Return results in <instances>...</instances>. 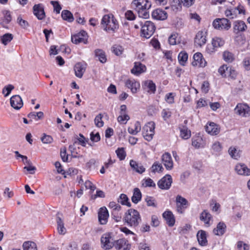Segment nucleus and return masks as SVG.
Here are the masks:
<instances>
[{
  "label": "nucleus",
  "instance_id": "obj_1",
  "mask_svg": "<svg viewBox=\"0 0 250 250\" xmlns=\"http://www.w3.org/2000/svg\"><path fill=\"white\" fill-rule=\"evenodd\" d=\"M123 220L128 226L136 227L141 222V218L139 212L137 210L130 208L125 213Z\"/></svg>",
  "mask_w": 250,
  "mask_h": 250
},
{
  "label": "nucleus",
  "instance_id": "obj_2",
  "mask_svg": "<svg viewBox=\"0 0 250 250\" xmlns=\"http://www.w3.org/2000/svg\"><path fill=\"white\" fill-rule=\"evenodd\" d=\"M101 25L104 30L106 32H115L118 28L117 21L112 15H105L103 16Z\"/></svg>",
  "mask_w": 250,
  "mask_h": 250
},
{
  "label": "nucleus",
  "instance_id": "obj_3",
  "mask_svg": "<svg viewBox=\"0 0 250 250\" xmlns=\"http://www.w3.org/2000/svg\"><path fill=\"white\" fill-rule=\"evenodd\" d=\"M140 25L142 26L141 36L146 39L149 38L155 30L154 24L151 21H145L144 23L140 22Z\"/></svg>",
  "mask_w": 250,
  "mask_h": 250
},
{
  "label": "nucleus",
  "instance_id": "obj_4",
  "mask_svg": "<svg viewBox=\"0 0 250 250\" xmlns=\"http://www.w3.org/2000/svg\"><path fill=\"white\" fill-rule=\"evenodd\" d=\"M155 124L153 122L147 123L143 128V135L147 141H151L155 133Z\"/></svg>",
  "mask_w": 250,
  "mask_h": 250
},
{
  "label": "nucleus",
  "instance_id": "obj_5",
  "mask_svg": "<svg viewBox=\"0 0 250 250\" xmlns=\"http://www.w3.org/2000/svg\"><path fill=\"white\" fill-rule=\"evenodd\" d=\"M234 113L242 117L250 116V107L245 103H238L234 109Z\"/></svg>",
  "mask_w": 250,
  "mask_h": 250
},
{
  "label": "nucleus",
  "instance_id": "obj_6",
  "mask_svg": "<svg viewBox=\"0 0 250 250\" xmlns=\"http://www.w3.org/2000/svg\"><path fill=\"white\" fill-rule=\"evenodd\" d=\"M213 27L217 30H228L231 26L230 22L226 18L216 19L212 22Z\"/></svg>",
  "mask_w": 250,
  "mask_h": 250
},
{
  "label": "nucleus",
  "instance_id": "obj_7",
  "mask_svg": "<svg viewBox=\"0 0 250 250\" xmlns=\"http://www.w3.org/2000/svg\"><path fill=\"white\" fill-rule=\"evenodd\" d=\"M151 3L147 0H134L131 6L137 12L148 10L151 7Z\"/></svg>",
  "mask_w": 250,
  "mask_h": 250
},
{
  "label": "nucleus",
  "instance_id": "obj_8",
  "mask_svg": "<svg viewBox=\"0 0 250 250\" xmlns=\"http://www.w3.org/2000/svg\"><path fill=\"white\" fill-rule=\"evenodd\" d=\"M102 247L104 250H109L114 246L113 239L109 233L104 234L101 238Z\"/></svg>",
  "mask_w": 250,
  "mask_h": 250
},
{
  "label": "nucleus",
  "instance_id": "obj_9",
  "mask_svg": "<svg viewBox=\"0 0 250 250\" xmlns=\"http://www.w3.org/2000/svg\"><path fill=\"white\" fill-rule=\"evenodd\" d=\"M172 183V179L169 174H167L158 181L157 185L161 189L167 190L170 188Z\"/></svg>",
  "mask_w": 250,
  "mask_h": 250
},
{
  "label": "nucleus",
  "instance_id": "obj_10",
  "mask_svg": "<svg viewBox=\"0 0 250 250\" xmlns=\"http://www.w3.org/2000/svg\"><path fill=\"white\" fill-rule=\"evenodd\" d=\"M224 43L225 42L222 39L219 37H215L212 40L211 44L212 47L210 45H208L207 47V51L209 54L213 53L216 51V48L223 46Z\"/></svg>",
  "mask_w": 250,
  "mask_h": 250
},
{
  "label": "nucleus",
  "instance_id": "obj_11",
  "mask_svg": "<svg viewBox=\"0 0 250 250\" xmlns=\"http://www.w3.org/2000/svg\"><path fill=\"white\" fill-rule=\"evenodd\" d=\"M86 37V32L84 31H82L77 34L72 35L71 36V41L75 44H78L81 42L87 44V40Z\"/></svg>",
  "mask_w": 250,
  "mask_h": 250
},
{
  "label": "nucleus",
  "instance_id": "obj_12",
  "mask_svg": "<svg viewBox=\"0 0 250 250\" xmlns=\"http://www.w3.org/2000/svg\"><path fill=\"white\" fill-rule=\"evenodd\" d=\"M33 14L39 20L44 19L45 14L44 10L43 5L41 4H35L33 7Z\"/></svg>",
  "mask_w": 250,
  "mask_h": 250
},
{
  "label": "nucleus",
  "instance_id": "obj_13",
  "mask_svg": "<svg viewBox=\"0 0 250 250\" xmlns=\"http://www.w3.org/2000/svg\"><path fill=\"white\" fill-rule=\"evenodd\" d=\"M234 170L238 175L246 176L250 175V169L243 163H237L235 166Z\"/></svg>",
  "mask_w": 250,
  "mask_h": 250
},
{
  "label": "nucleus",
  "instance_id": "obj_14",
  "mask_svg": "<svg viewBox=\"0 0 250 250\" xmlns=\"http://www.w3.org/2000/svg\"><path fill=\"white\" fill-rule=\"evenodd\" d=\"M162 161L166 168L168 170H171L173 167V162L170 153H165L162 156Z\"/></svg>",
  "mask_w": 250,
  "mask_h": 250
},
{
  "label": "nucleus",
  "instance_id": "obj_15",
  "mask_svg": "<svg viewBox=\"0 0 250 250\" xmlns=\"http://www.w3.org/2000/svg\"><path fill=\"white\" fill-rule=\"evenodd\" d=\"M193 58L192 65L200 67H204L206 65L207 62L203 58V55L201 53H196L193 55Z\"/></svg>",
  "mask_w": 250,
  "mask_h": 250
},
{
  "label": "nucleus",
  "instance_id": "obj_16",
  "mask_svg": "<svg viewBox=\"0 0 250 250\" xmlns=\"http://www.w3.org/2000/svg\"><path fill=\"white\" fill-rule=\"evenodd\" d=\"M115 248L118 250H130V246L125 239H120L114 242Z\"/></svg>",
  "mask_w": 250,
  "mask_h": 250
},
{
  "label": "nucleus",
  "instance_id": "obj_17",
  "mask_svg": "<svg viewBox=\"0 0 250 250\" xmlns=\"http://www.w3.org/2000/svg\"><path fill=\"white\" fill-rule=\"evenodd\" d=\"M199 218L206 226L209 227L212 224L213 221L212 215L207 210H204L200 213Z\"/></svg>",
  "mask_w": 250,
  "mask_h": 250
},
{
  "label": "nucleus",
  "instance_id": "obj_18",
  "mask_svg": "<svg viewBox=\"0 0 250 250\" xmlns=\"http://www.w3.org/2000/svg\"><path fill=\"white\" fill-rule=\"evenodd\" d=\"M146 71V67L145 64L140 62H135L134 66L131 70L132 74L136 76H139L140 74L145 73Z\"/></svg>",
  "mask_w": 250,
  "mask_h": 250
},
{
  "label": "nucleus",
  "instance_id": "obj_19",
  "mask_svg": "<svg viewBox=\"0 0 250 250\" xmlns=\"http://www.w3.org/2000/svg\"><path fill=\"white\" fill-rule=\"evenodd\" d=\"M206 32L203 31H199L194 38L195 44L201 47L206 43Z\"/></svg>",
  "mask_w": 250,
  "mask_h": 250
},
{
  "label": "nucleus",
  "instance_id": "obj_20",
  "mask_svg": "<svg viewBox=\"0 0 250 250\" xmlns=\"http://www.w3.org/2000/svg\"><path fill=\"white\" fill-rule=\"evenodd\" d=\"M109 214L105 207L101 208L98 212V220L101 225H105L107 222Z\"/></svg>",
  "mask_w": 250,
  "mask_h": 250
},
{
  "label": "nucleus",
  "instance_id": "obj_21",
  "mask_svg": "<svg viewBox=\"0 0 250 250\" xmlns=\"http://www.w3.org/2000/svg\"><path fill=\"white\" fill-rule=\"evenodd\" d=\"M125 85L131 90L132 93H136L140 89V84L139 82L133 79H129L125 81Z\"/></svg>",
  "mask_w": 250,
  "mask_h": 250
},
{
  "label": "nucleus",
  "instance_id": "obj_22",
  "mask_svg": "<svg viewBox=\"0 0 250 250\" xmlns=\"http://www.w3.org/2000/svg\"><path fill=\"white\" fill-rule=\"evenodd\" d=\"M152 17L156 20L163 21L167 19V14L162 9H156L152 13Z\"/></svg>",
  "mask_w": 250,
  "mask_h": 250
},
{
  "label": "nucleus",
  "instance_id": "obj_23",
  "mask_svg": "<svg viewBox=\"0 0 250 250\" xmlns=\"http://www.w3.org/2000/svg\"><path fill=\"white\" fill-rule=\"evenodd\" d=\"M247 28L246 23L242 21H236L233 22V32L236 34L245 31Z\"/></svg>",
  "mask_w": 250,
  "mask_h": 250
},
{
  "label": "nucleus",
  "instance_id": "obj_24",
  "mask_svg": "<svg viewBox=\"0 0 250 250\" xmlns=\"http://www.w3.org/2000/svg\"><path fill=\"white\" fill-rule=\"evenodd\" d=\"M10 104L12 107L19 110L23 106V103L21 97L19 95L13 96L10 98Z\"/></svg>",
  "mask_w": 250,
  "mask_h": 250
},
{
  "label": "nucleus",
  "instance_id": "obj_25",
  "mask_svg": "<svg viewBox=\"0 0 250 250\" xmlns=\"http://www.w3.org/2000/svg\"><path fill=\"white\" fill-rule=\"evenodd\" d=\"M163 217L169 227L174 225L175 219L172 212L170 210H166L163 213Z\"/></svg>",
  "mask_w": 250,
  "mask_h": 250
},
{
  "label": "nucleus",
  "instance_id": "obj_26",
  "mask_svg": "<svg viewBox=\"0 0 250 250\" xmlns=\"http://www.w3.org/2000/svg\"><path fill=\"white\" fill-rule=\"evenodd\" d=\"M206 130L211 135H216L220 132V128L214 123H210L206 126Z\"/></svg>",
  "mask_w": 250,
  "mask_h": 250
},
{
  "label": "nucleus",
  "instance_id": "obj_27",
  "mask_svg": "<svg viewBox=\"0 0 250 250\" xmlns=\"http://www.w3.org/2000/svg\"><path fill=\"white\" fill-rule=\"evenodd\" d=\"M197 238L198 242L200 245L202 246H205L208 244V241L207 239V234L205 231L203 230H200L197 233Z\"/></svg>",
  "mask_w": 250,
  "mask_h": 250
},
{
  "label": "nucleus",
  "instance_id": "obj_28",
  "mask_svg": "<svg viewBox=\"0 0 250 250\" xmlns=\"http://www.w3.org/2000/svg\"><path fill=\"white\" fill-rule=\"evenodd\" d=\"M226 225L224 222H220L217 225L216 228H214L213 232L214 234L218 236L223 235L226 231Z\"/></svg>",
  "mask_w": 250,
  "mask_h": 250
},
{
  "label": "nucleus",
  "instance_id": "obj_29",
  "mask_svg": "<svg viewBox=\"0 0 250 250\" xmlns=\"http://www.w3.org/2000/svg\"><path fill=\"white\" fill-rule=\"evenodd\" d=\"M131 167L136 172L142 174L146 170V168L141 164H138L135 161L131 160L129 163Z\"/></svg>",
  "mask_w": 250,
  "mask_h": 250
},
{
  "label": "nucleus",
  "instance_id": "obj_30",
  "mask_svg": "<svg viewBox=\"0 0 250 250\" xmlns=\"http://www.w3.org/2000/svg\"><path fill=\"white\" fill-rule=\"evenodd\" d=\"M85 70V66L80 62L77 63L74 66V71L76 76L78 78H82Z\"/></svg>",
  "mask_w": 250,
  "mask_h": 250
},
{
  "label": "nucleus",
  "instance_id": "obj_31",
  "mask_svg": "<svg viewBox=\"0 0 250 250\" xmlns=\"http://www.w3.org/2000/svg\"><path fill=\"white\" fill-rule=\"evenodd\" d=\"M192 145L196 148L204 147L205 144L201 136L197 135L192 139Z\"/></svg>",
  "mask_w": 250,
  "mask_h": 250
},
{
  "label": "nucleus",
  "instance_id": "obj_32",
  "mask_svg": "<svg viewBox=\"0 0 250 250\" xmlns=\"http://www.w3.org/2000/svg\"><path fill=\"white\" fill-rule=\"evenodd\" d=\"M228 152L230 157L235 160H238L241 157V150L234 146H230Z\"/></svg>",
  "mask_w": 250,
  "mask_h": 250
},
{
  "label": "nucleus",
  "instance_id": "obj_33",
  "mask_svg": "<svg viewBox=\"0 0 250 250\" xmlns=\"http://www.w3.org/2000/svg\"><path fill=\"white\" fill-rule=\"evenodd\" d=\"M141 129V124L137 121L128 128V131L131 134L136 135L140 131Z\"/></svg>",
  "mask_w": 250,
  "mask_h": 250
},
{
  "label": "nucleus",
  "instance_id": "obj_34",
  "mask_svg": "<svg viewBox=\"0 0 250 250\" xmlns=\"http://www.w3.org/2000/svg\"><path fill=\"white\" fill-rule=\"evenodd\" d=\"M142 198V193L138 188L134 189L133 194L131 197L132 202L134 204H137Z\"/></svg>",
  "mask_w": 250,
  "mask_h": 250
},
{
  "label": "nucleus",
  "instance_id": "obj_35",
  "mask_svg": "<svg viewBox=\"0 0 250 250\" xmlns=\"http://www.w3.org/2000/svg\"><path fill=\"white\" fill-rule=\"evenodd\" d=\"M95 54L96 57L102 63H105L106 62V58L104 52L100 49H97L95 50Z\"/></svg>",
  "mask_w": 250,
  "mask_h": 250
},
{
  "label": "nucleus",
  "instance_id": "obj_36",
  "mask_svg": "<svg viewBox=\"0 0 250 250\" xmlns=\"http://www.w3.org/2000/svg\"><path fill=\"white\" fill-rule=\"evenodd\" d=\"M223 58L226 62L230 63L235 60V56L232 53L226 50L223 52Z\"/></svg>",
  "mask_w": 250,
  "mask_h": 250
},
{
  "label": "nucleus",
  "instance_id": "obj_37",
  "mask_svg": "<svg viewBox=\"0 0 250 250\" xmlns=\"http://www.w3.org/2000/svg\"><path fill=\"white\" fill-rule=\"evenodd\" d=\"M62 17L63 20L68 22H71L74 21L73 14L68 10H63L62 12Z\"/></svg>",
  "mask_w": 250,
  "mask_h": 250
},
{
  "label": "nucleus",
  "instance_id": "obj_38",
  "mask_svg": "<svg viewBox=\"0 0 250 250\" xmlns=\"http://www.w3.org/2000/svg\"><path fill=\"white\" fill-rule=\"evenodd\" d=\"M57 223L58 232L60 234H64L66 233V230L64 227V224L62 220L59 216L57 218Z\"/></svg>",
  "mask_w": 250,
  "mask_h": 250
},
{
  "label": "nucleus",
  "instance_id": "obj_39",
  "mask_svg": "<svg viewBox=\"0 0 250 250\" xmlns=\"http://www.w3.org/2000/svg\"><path fill=\"white\" fill-rule=\"evenodd\" d=\"M23 250H37L35 243L32 241L24 242L22 245Z\"/></svg>",
  "mask_w": 250,
  "mask_h": 250
},
{
  "label": "nucleus",
  "instance_id": "obj_40",
  "mask_svg": "<svg viewBox=\"0 0 250 250\" xmlns=\"http://www.w3.org/2000/svg\"><path fill=\"white\" fill-rule=\"evenodd\" d=\"M142 186L144 188H155L156 184L152 179L150 178L144 179L141 182Z\"/></svg>",
  "mask_w": 250,
  "mask_h": 250
},
{
  "label": "nucleus",
  "instance_id": "obj_41",
  "mask_svg": "<svg viewBox=\"0 0 250 250\" xmlns=\"http://www.w3.org/2000/svg\"><path fill=\"white\" fill-rule=\"evenodd\" d=\"M191 136L190 131L185 126L180 128V136L184 139H188Z\"/></svg>",
  "mask_w": 250,
  "mask_h": 250
},
{
  "label": "nucleus",
  "instance_id": "obj_42",
  "mask_svg": "<svg viewBox=\"0 0 250 250\" xmlns=\"http://www.w3.org/2000/svg\"><path fill=\"white\" fill-rule=\"evenodd\" d=\"M112 52L116 56H121L124 51V47L118 44L114 45L111 48Z\"/></svg>",
  "mask_w": 250,
  "mask_h": 250
},
{
  "label": "nucleus",
  "instance_id": "obj_43",
  "mask_svg": "<svg viewBox=\"0 0 250 250\" xmlns=\"http://www.w3.org/2000/svg\"><path fill=\"white\" fill-rule=\"evenodd\" d=\"M13 39V36L11 33H6L1 37V42L4 45H6Z\"/></svg>",
  "mask_w": 250,
  "mask_h": 250
},
{
  "label": "nucleus",
  "instance_id": "obj_44",
  "mask_svg": "<svg viewBox=\"0 0 250 250\" xmlns=\"http://www.w3.org/2000/svg\"><path fill=\"white\" fill-rule=\"evenodd\" d=\"M27 117L32 119H34L38 121L41 119L43 117V113L42 112L40 111L38 112H32L28 114Z\"/></svg>",
  "mask_w": 250,
  "mask_h": 250
},
{
  "label": "nucleus",
  "instance_id": "obj_45",
  "mask_svg": "<svg viewBox=\"0 0 250 250\" xmlns=\"http://www.w3.org/2000/svg\"><path fill=\"white\" fill-rule=\"evenodd\" d=\"M178 58L179 63L184 65L188 60V55L186 52L182 51L179 54Z\"/></svg>",
  "mask_w": 250,
  "mask_h": 250
},
{
  "label": "nucleus",
  "instance_id": "obj_46",
  "mask_svg": "<svg viewBox=\"0 0 250 250\" xmlns=\"http://www.w3.org/2000/svg\"><path fill=\"white\" fill-rule=\"evenodd\" d=\"M80 138H78L77 135L74 136V140L76 142L78 141L79 144L83 146H85L86 143L88 141V139H86L83 134H79Z\"/></svg>",
  "mask_w": 250,
  "mask_h": 250
},
{
  "label": "nucleus",
  "instance_id": "obj_47",
  "mask_svg": "<svg viewBox=\"0 0 250 250\" xmlns=\"http://www.w3.org/2000/svg\"><path fill=\"white\" fill-rule=\"evenodd\" d=\"M118 202L120 203L123 205H126L130 207L131 206L130 203L128 201V198L127 196L125 194H121L120 198L118 199Z\"/></svg>",
  "mask_w": 250,
  "mask_h": 250
},
{
  "label": "nucleus",
  "instance_id": "obj_48",
  "mask_svg": "<svg viewBox=\"0 0 250 250\" xmlns=\"http://www.w3.org/2000/svg\"><path fill=\"white\" fill-rule=\"evenodd\" d=\"M176 205H180L182 207L185 206L187 207L188 205V200L186 198L179 195H177L176 197Z\"/></svg>",
  "mask_w": 250,
  "mask_h": 250
},
{
  "label": "nucleus",
  "instance_id": "obj_49",
  "mask_svg": "<svg viewBox=\"0 0 250 250\" xmlns=\"http://www.w3.org/2000/svg\"><path fill=\"white\" fill-rule=\"evenodd\" d=\"M145 85L148 89V91L154 93L156 91V86L155 83L151 80H148L145 82Z\"/></svg>",
  "mask_w": 250,
  "mask_h": 250
},
{
  "label": "nucleus",
  "instance_id": "obj_50",
  "mask_svg": "<svg viewBox=\"0 0 250 250\" xmlns=\"http://www.w3.org/2000/svg\"><path fill=\"white\" fill-rule=\"evenodd\" d=\"M151 169L152 171L155 173L156 172H162L164 168L161 164L158 162H156L152 166Z\"/></svg>",
  "mask_w": 250,
  "mask_h": 250
},
{
  "label": "nucleus",
  "instance_id": "obj_51",
  "mask_svg": "<svg viewBox=\"0 0 250 250\" xmlns=\"http://www.w3.org/2000/svg\"><path fill=\"white\" fill-rule=\"evenodd\" d=\"M229 70V67L227 65H223L219 68L218 72L222 76L227 77Z\"/></svg>",
  "mask_w": 250,
  "mask_h": 250
},
{
  "label": "nucleus",
  "instance_id": "obj_52",
  "mask_svg": "<svg viewBox=\"0 0 250 250\" xmlns=\"http://www.w3.org/2000/svg\"><path fill=\"white\" fill-rule=\"evenodd\" d=\"M17 22L20 26L23 29H27L29 26L28 22L22 19L21 16L18 17Z\"/></svg>",
  "mask_w": 250,
  "mask_h": 250
},
{
  "label": "nucleus",
  "instance_id": "obj_53",
  "mask_svg": "<svg viewBox=\"0 0 250 250\" xmlns=\"http://www.w3.org/2000/svg\"><path fill=\"white\" fill-rule=\"evenodd\" d=\"M102 118L103 116L101 114H99L96 116L94 122L96 126L101 127L104 125V122L102 120Z\"/></svg>",
  "mask_w": 250,
  "mask_h": 250
},
{
  "label": "nucleus",
  "instance_id": "obj_54",
  "mask_svg": "<svg viewBox=\"0 0 250 250\" xmlns=\"http://www.w3.org/2000/svg\"><path fill=\"white\" fill-rule=\"evenodd\" d=\"M118 121L121 124H125L129 120V117L125 113L122 114L117 118Z\"/></svg>",
  "mask_w": 250,
  "mask_h": 250
},
{
  "label": "nucleus",
  "instance_id": "obj_55",
  "mask_svg": "<svg viewBox=\"0 0 250 250\" xmlns=\"http://www.w3.org/2000/svg\"><path fill=\"white\" fill-rule=\"evenodd\" d=\"M116 153L117 156L120 160H123L125 159L126 156L124 148H119L116 150Z\"/></svg>",
  "mask_w": 250,
  "mask_h": 250
},
{
  "label": "nucleus",
  "instance_id": "obj_56",
  "mask_svg": "<svg viewBox=\"0 0 250 250\" xmlns=\"http://www.w3.org/2000/svg\"><path fill=\"white\" fill-rule=\"evenodd\" d=\"M145 201L147 203V205L149 207H153L156 208L157 205L156 204L155 199L151 196H146L145 198Z\"/></svg>",
  "mask_w": 250,
  "mask_h": 250
},
{
  "label": "nucleus",
  "instance_id": "obj_57",
  "mask_svg": "<svg viewBox=\"0 0 250 250\" xmlns=\"http://www.w3.org/2000/svg\"><path fill=\"white\" fill-rule=\"evenodd\" d=\"M212 149L216 152H220L222 149V146L219 142H214L211 146Z\"/></svg>",
  "mask_w": 250,
  "mask_h": 250
},
{
  "label": "nucleus",
  "instance_id": "obj_58",
  "mask_svg": "<svg viewBox=\"0 0 250 250\" xmlns=\"http://www.w3.org/2000/svg\"><path fill=\"white\" fill-rule=\"evenodd\" d=\"M14 88L13 85L11 84H8V85L5 86L2 89V93L4 94L5 97L8 96L11 91Z\"/></svg>",
  "mask_w": 250,
  "mask_h": 250
},
{
  "label": "nucleus",
  "instance_id": "obj_59",
  "mask_svg": "<svg viewBox=\"0 0 250 250\" xmlns=\"http://www.w3.org/2000/svg\"><path fill=\"white\" fill-rule=\"evenodd\" d=\"M41 140L44 144H50L53 142V139L51 136L44 134L41 138Z\"/></svg>",
  "mask_w": 250,
  "mask_h": 250
},
{
  "label": "nucleus",
  "instance_id": "obj_60",
  "mask_svg": "<svg viewBox=\"0 0 250 250\" xmlns=\"http://www.w3.org/2000/svg\"><path fill=\"white\" fill-rule=\"evenodd\" d=\"M178 35L177 33H173L168 38V42L170 44L175 45L177 43V39Z\"/></svg>",
  "mask_w": 250,
  "mask_h": 250
},
{
  "label": "nucleus",
  "instance_id": "obj_61",
  "mask_svg": "<svg viewBox=\"0 0 250 250\" xmlns=\"http://www.w3.org/2000/svg\"><path fill=\"white\" fill-rule=\"evenodd\" d=\"M162 116L164 120L166 121L171 116V112L168 109H164L162 111Z\"/></svg>",
  "mask_w": 250,
  "mask_h": 250
},
{
  "label": "nucleus",
  "instance_id": "obj_62",
  "mask_svg": "<svg viewBox=\"0 0 250 250\" xmlns=\"http://www.w3.org/2000/svg\"><path fill=\"white\" fill-rule=\"evenodd\" d=\"M90 140L93 142H98L101 139L100 134L98 132L94 134V132H92L90 133Z\"/></svg>",
  "mask_w": 250,
  "mask_h": 250
},
{
  "label": "nucleus",
  "instance_id": "obj_63",
  "mask_svg": "<svg viewBox=\"0 0 250 250\" xmlns=\"http://www.w3.org/2000/svg\"><path fill=\"white\" fill-rule=\"evenodd\" d=\"M237 246L239 250H249V246L242 241L238 242Z\"/></svg>",
  "mask_w": 250,
  "mask_h": 250
},
{
  "label": "nucleus",
  "instance_id": "obj_64",
  "mask_svg": "<svg viewBox=\"0 0 250 250\" xmlns=\"http://www.w3.org/2000/svg\"><path fill=\"white\" fill-rule=\"evenodd\" d=\"M243 64L245 69L250 70V57H247L244 58L243 61Z\"/></svg>",
  "mask_w": 250,
  "mask_h": 250
}]
</instances>
